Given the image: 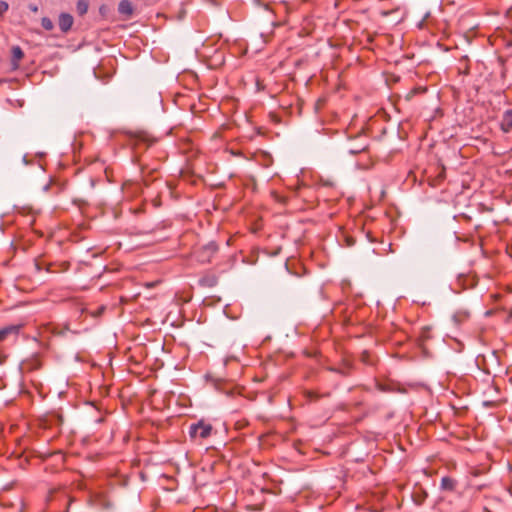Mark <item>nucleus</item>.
I'll list each match as a JSON object with an SVG mask.
<instances>
[{
	"instance_id": "nucleus-1",
	"label": "nucleus",
	"mask_w": 512,
	"mask_h": 512,
	"mask_svg": "<svg viewBox=\"0 0 512 512\" xmlns=\"http://www.w3.org/2000/svg\"><path fill=\"white\" fill-rule=\"evenodd\" d=\"M217 251L218 245L214 241H210L197 251L196 258L200 263H208Z\"/></svg>"
},
{
	"instance_id": "nucleus-2",
	"label": "nucleus",
	"mask_w": 512,
	"mask_h": 512,
	"mask_svg": "<svg viewBox=\"0 0 512 512\" xmlns=\"http://www.w3.org/2000/svg\"><path fill=\"white\" fill-rule=\"evenodd\" d=\"M211 431L212 426L204 421H199L189 427V435L191 438L199 437L200 439H205L210 436Z\"/></svg>"
},
{
	"instance_id": "nucleus-3",
	"label": "nucleus",
	"mask_w": 512,
	"mask_h": 512,
	"mask_svg": "<svg viewBox=\"0 0 512 512\" xmlns=\"http://www.w3.org/2000/svg\"><path fill=\"white\" fill-rule=\"evenodd\" d=\"M501 130L505 133H508L512 130V109L506 110L503 113L501 122H500Z\"/></svg>"
},
{
	"instance_id": "nucleus-4",
	"label": "nucleus",
	"mask_w": 512,
	"mask_h": 512,
	"mask_svg": "<svg viewBox=\"0 0 512 512\" xmlns=\"http://www.w3.org/2000/svg\"><path fill=\"white\" fill-rule=\"evenodd\" d=\"M427 496H428L427 492L424 489H422L421 487L415 488L412 492V500L418 506H420L424 503Z\"/></svg>"
},
{
	"instance_id": "nucleus-5",
	"label": "nucleus",
	"mask_w": 512,
	"mask_h": 512,
	"mask_svg": "<svg viewBox=\"0 0 512 512\" xmlns=\"http://www.w3.org/2000/svg\"><path fill=\"white\" fill-rule=\"evenodd\" d=\"M118 11L127 17H130L133 13V6L129 0H122L118 5Z\"/></svg>"
},
{
	"instance_id": "nucleus-6",
	"label": "nucleus",
	"mask_w": 512,
	"mask_h": 512,
	"mask_svg": "<svg viewBox=\"0 0 512 512\" xmlns=\"http://www.w3.org/2000/svg\"><path fill=\"white\" fill-rule=\"evenodd\" d=\"M24 57V53L19 46L12 48V64L14 68L18 67L19 61Z\"/></svg>"
},
{
	"instance_id": "nucleus-7",
	"label": "nucleus",
	"mask_w": 512,
	"mask_h": 512,
	"mask_svg": "<svg viewBox=\"0 0 512 512\" xmlns=\"http://www.w3.org/2000/svg\"><path fill=\"white\" fill-rule=\"evenodd\" d=\"M456 481L450 477H443L441 479V489L452 491L455 488Z\"/></svg>"
},
{
	"instance_id": "nucleus-8",
	"label": "nucleus",
	"mask_w": 512,
	"mask_h": 512,
	"mask_svg": "<svg viewBox=\"0 0 512 512\" xmlns=\"http://www.w3.org/2000/svg\"><path fill=\"white\" fill-rule=\"evenodd\" d=\"M18 327L17 326H8L3 329H0V342L6 339V337L9 334L17 333Z\"/></svg>"
},
{
	"instance_id": "nucleus-9",
	"label": "nucleus",
	"mask_w": 512,
	"mask_h": 512,
	"mask_svg": "<svg viewBox=\"0 0 512 512\" xmlns=\"http://www.w3.org/2000/svg\"><path fill=\"white\" fill-rule=\"evenodd\" d=\"M76 10L79 15H84L88 10V0H78Z\"/></svg>"
},
{
	"instance_id": "nucleus-10",
	"label": "nucleus",
	"mask_w": 512,
	"mask_h": 512,
	"mask_svg": "<svg viewBox=\"0 0 512 512\" xmlns=\"http://www.w3.org/2000/svg\"><path fill=\"white\" fill-rule=\"evenodd\" d=\"M41 24L48 31L53 29V22L47 17L42 18Z\"/></svg>"
},
{
	"instance_id": "nucleus-11",
	"label": "nucleus",
	"mask_w": 512,
	"mask_h": 512,
	"mask_svg": "<svg viewBox=\"0 0 512 512\" xmlns=\"http://www.w3.org/2000/svg\"><path fill=\"white\" fill-rule=\"evenodd\" d=\"M9 9V5L6 1L0 0V15L6 13Z\"/></svg>"
},
{
	"instance_id": "nucleus-12",
	"label": "nucleus",
	"mask_w": 512,
	"mask_h": 512,
	"mask_svg": "<svg viewBox=\"0 0 512 512\" xmlns=\"http://www.w3.org/2000/svg\"><path fill=\"white\" fill-rule=\"evenodd\" d=\"M73 24V17L66 13V31H68Z\"/></svg>"
},
{
	"instance_id": "nucleus-13",
	"label": "nucleus",
	"mask_w": 512,
	"mask_h": 512,
	"mask_svg": "<svg viewBox=\"0 0 512 512\" xmlns=\"http://www.w3.org/2000/svg\"><path fill=\"white\" fill-rule=\"evenodd\" d=\"M365 148H366V146H360V147L355 146V148L350 149V150H349V152H350L351 154H357V153H359V152H361V151L365 150Z\"/></svg>"
},
{
	"instance_id": "nucleus-14",
	"label": "nucleus",
	"mask_w": 512,
	"mask_h": 512,
	"mask_svg": "<svg viewBox=\"0 0 512 512\" xmlns=\"http://www.w3.org/2000/svg\"><path fill=\"white\" fill-rule=\"evenodd\" d=\"M361 360L366 363V364H370V361H369V354L368 352L364 351L361 355Z\"/></svg>"
},
{
	"instance_id": "nucleus-15",
	"label": "nucleus",
	"mask_w": 512,
	"mask_h": 512,
	"mask_svg": "<svg viewBox=\"0 0 512 512\" xmlns=\"http://www.w3.org/2000/svg\"><path fill=\"white\" fill-rule=\"evenodd\" d=\"M58 22H59V27L61 28V30L64 31V13H61L59 15Z\"/></svg>"
},
{
	"instance_id": "nucleus-16",
	"label": "nucleus",
	"mask_w": 512,
	"mask_h": 512,
	"mask_svg": "<svg viewBox=\"0 0 512 512\" xmlns=\"http://www.w3.org/2000/svg\"><path fill=\"white\" fill-rule=\"evenodd\" d=\"M28 7H29L30 11L33 12V13H37L38 10H39V8H38V6L36 4H32L31 3V4H29Z\"/></svg>"
},
{
	"instance_id": "nucleus-17",
	"label": "nucleus",
	"mask_w": 512,
	"mask_h": 512,
	"mask_svg": "<svg viewBox=\"0 0 512 512\" xmlns=\"http://www.w3.org/2000/svg\"><path fill=\"white\" fill-rule=\"evenodd\" d=\"M379 389L383 392H388L390 391L389 387L385 384H379Z\"/></svg>"
},
{
	"instance_id": "nucleus-18",
	"label": "nucleus",
	"mask_w": 512,
	"mask_h": 512,
	"mask_svg": "<svg viewBox=\"0 0 512 512\" xmlns=\"http://www.w3.org/2000/svg\"><path fill=\"white\" fill-rule=\"evenodd\" d=\"M346 242H347V245H348V246H352V245H354V243H355L354 239H352V238H350V237H347V238H346Z\"/></svg>"
},
{
	"instance_id": "nucleus-19",
	"label": "nucleus",
	"mask_w": 512,
	"mask_h": 512,
	"mask_svg": "<svg viewBox=\"0 0 512 512\" xmlns=\"http://www.w3.org/2000/svg\"><path fill=\"white\" fill-rule=\"evenodd\" d=\"M76 149H77V144H76V142H73L72 143V150H73L74 153H75Z\"/></svg>"
},
{
	"instance_id": "nucleus-20",
	"label": "nucleus",
	"mask_w": 512,
	"mask_h": 512,
	"mask_svg": "<svg viewBox=\"0 0 512 512\" xmlns=\"http://www.w3.org/2000/svg\"><path fill=\"white\" fill-rule=\"evenodd\" d=\"M105 9H106V7H105V6H101V7H100V12H101V13H105Z\"/></svg>"
},
{
	"instance_id": "nucleus-21",
	"label": "nucleus",
	"mask_w": 512,
	"mask_h": 512,
	"mask_svg": "<svg viewBox=\"0 0 512 512\" xmlns=\"http://www.w3.org/2000/svg\"><path fill=\"white\" fill-rule=\"evenodd\" d=\"M452 319L456 324L458 323V317L456 315H454Z\"/></svg>"
},
{
	"instance_id": "nucleus-22",
	"label": "nucleus",
	"mask_w": 512,
	"mask_h": 512,
	"mask_svg": "<svg viewBox=\"0 0 512 512\" xmlns=\"http://www.w3.org/2000/svg\"><path fill=\"white\" fill-rule=\"evenodd\" d=\"M427 17H429V14H426V16H424V19H422V22H425V19H427Z\"/></svg>"
},
{
	"instance_id": "nucleus-23",
	"label": "nucleus",
	"mask_w": 512,
	"mask_h": 512,
	"mask_svg": "<svg viewBox=\"0 0 512 512\" xmlns=\"http://www.w3.org/2000/svg\"><path fill=\"white\" fill-rule=\"evenodd\" d=\"M427 17H429V14H426V16H424V19H422V22H425V19H427Z\"/></svg>"
},
{
	"instance_id": "nucleus-24",
	"label": "nucleus",
	"mask_w": 512,
	"mask_h": 512,
	"mask_svg": "<svg viewBox=\"0 0 512 512\" xmlns=\"http://www.w3.org/2000/svg\"><path fill=\"white\" fill-rule=\"evenodd\" d=\"M427 17H429V14H426V16H424V19H422V22H425V19H427Z\"/></svg>"
},
{
	"instance_id": "nucleus-25",
	"label": "nucleus",
	"mask_w": 512,
	"mask_h": 512,
	"mask_svg": "<svg viewBox=\"0 0 512 512\" xmlns=\"http://www.w3.org/2000/svg\"><path fill=\"white\" fill-rule=\"evenodd\" d=\"M70 392L69 391H66L65 392V395H66V398L69 396Z\"/></svg>"
},
{
	"instance_id": "nucleus-26",
	"label": "nucleus",
	"mask_w": 512,
	"mask_h": 512,
	"mask_svg": "<svg viewBox=\"0 0 512 512\" xmlns=\"http://www.w3.org/2000/svg\"><path fill=\"white\" fill-rule=\"evenodd\" d=\"M58 455L60 456L61 459H64L63 455H61L60 453H58Z\"/></svg>"
}]
</instances>
